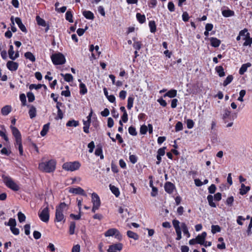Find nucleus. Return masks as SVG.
I'll use <instances>...</instances> for the list:
<instances>
[{"instance_id": "bf43d9fd", "label": "nucleus", "mask_w": 252, "mask_h": 252, "mask_svg": "<svg viewBox=\"0 0 252 252\" xmlns=\"http://www.w3.org/2000/svg\"><path fill=\"white\" fill-rule=\"evenodd\" d=\"M230 114H231L230 111H229L227 109L224 110V113L222 116L223 120L224 121H225L226 119L228 118L229 117L230 118Z\"/></svg>"}, {"instance_id": "c9c22d12", "label": "nucleus", "mask_w": 252, "mask_h": 252, "mask_svg": "<svg viewBox=\"0 0 252 252\" xmlns=\"http://www.w3.org/2000/svg\"><path fill=\"white\" fill-rule=\"evenodd\" d=\"M79 125V121H75L74 120H72L68 121L67 122L66 126H69V127H71V126L76 127V126H78Z\"/></svg>"}, {"instance_id": "a18cd8bd", "label": "nucleus", "mask_w": 252, "mask_h": 252, "mask_svg": "<svg viewBox=\"0 0 252 252\" xmlns=\"http://www.w3.org/2000/svg\"><path fill=\"white\" fill-rule=\"evenodd\" d=\"M65 89H66V90L63 91L61 92V95H64L65 97H69V96H70L71 94H70V92L69 91V87L67 85H66L65 87Z\"/></svg>"}, {"instance_id": "58836bf2", "label": "nucleus", "mask_w": 252, "mask_h": 252, "mask_svg": "<svg viewBox=\"0 0 252 252\" xmlns=\"http://www.w3.org/2000/svg\"><path fill=\"white\" fill-rule=\"evenodd\" d=\"M250 189V188L248 186L246 187L244 184H241V188L240 190V193L241 195H244Z\"/></svg>"}, {"instance_id": "680f3d73", "label": "nucleus", "mask_w": 252, "mask_h": 252, "mask_svg": "<svg viewBox=\"0 0 252 252\" xmlns=\"http://www.w3.org/2000/svg\"><path fill=\"white\" fill-rule=\"evenodd\" d=\"M189 16L188 13L187 11H184L182 14V19L183 21L187 22L189 21Z\"/></svg>"}, {"instance_id": "7c9ffc66", "label": "nucleus", "mask_w": 252, "mask_h": 252, "mask_svg": "<svg viewBox=\"0 0 252 252\" xmlns=\"http://www.w3.org/2000/svg\"><path fill=\"white\" fill-rule=\"evenodd\" d=\"M149 26L151 32L155 33L157 31V26L156 22L154 20L150 21L149 22Z\"/></svg>"}, {"instance_id": "4be33fe9", "label": "nucleus", "mask_w": 252, "mask_h": 252, "mask_svg": "<svg viewBox=\"0 0 252 252\" xmlns=\"http://www.w3.org/2000/svg\"><path fill=\"white\" fill-rule=\"evenodd\" d=\"M250 66H251V63H247L242 64L239 70V73L240 75H243L245 72L247 71L248 68Z\"/></svg>"}, {"instance_id": "338daca9", "label": "nucleus", "mask_w": 252, "mask_h": 252, "mask_svg": "<svg viewBox=\"0 0 252 252\" xmlns=\"http://www.w3.org/2000/svg\"><path fill=\"white\" fill-rule=\"evenodd\" d=\"M194 123L193 120H192L191 119H188L187 121V127L189 129L192 128L194 126Z\"/></svg>"}, {"instance_id": "39448f33", "label": "nucleus", "mask_w": 252, "mask_h": 252, "mask_svg": "<svg viewBox=\"0 0 252 252\" xmlns=\"http://www.w3.org/2000/svg\"><path fill=\"white\" fill-rule=\"evenodd\" d=\"M81 164L78 161L66 162L62 166L63 169L66 171H74L80 168Z\"/></svg>"}, {"instance_id": "1a4fd4ad", "label": "nucleus", "mask_w": 252, "mask_h": 252, "mask_svg": "<svg viewBox=\"0 0 252 252\" xmlns=\"http://www.w3.org/2000/svg\"><path fill=\"white\" fill-rule=\"evenodd\" d=\"M69 192L70 193H72L75 194H79L81 195L84 196H87V195L86 193L85 192V190L82 189L81 187H77V188H70L69 190Z\"/></svg>"}, {"instance_id": "0eeeda50", "label": "nucleus", "mask_w": 252, "mask_h": 252, "mask_svg": "<svg viewBox=\"0 0 252 252\" xmlns=\"http://www.w3.org/2000/svg\"><path fill=\"white\" fill-rule=\"evenodd\" d=\"M38 216L41 221L44 222H48L50 218L48 206L44 208L41 212H38Z\"/></svg>"}, {"instance_id": "a19ab883", "label": "nucleus", "mask_w": 252, "mask_h": 252, "mask_svg": "<svg viewBox=\"0 0 252 252\" xmlns=\"http://www.w3.org/2000/svg\"><path fill=\"white\" fill-rule=\"evenodd\" d=\"M233 79V76L231 75H229L223 82V86L225 87L227 85H228L229 84H230L232 81Z\"/></svg>"}, {"instance_id": "4d7b16f0", "label": "nucleus", "mask_w": 252, "mask_h": 252, "mask_svg": "<svg viewBox=\"0 0 252 252\" xmlns=\"http://www.w3.org/2000/svg\"><path fill=\"white\" fill-rule=\"evenodd\" d=\"M246 94V91L245 90H242L239 93V96L238 98V100L242 102L243 101V97Z\"/></svg>"}, {"instance_id": "a878e982", "label": "nucleus", "mask_w": 252, "mask_h": 252, "mask_svg": "<svg viewBox=\"0 0 252 252\" xmlns=\"http://www.w3.org/2000/svg\"><path fill=\"white\" fill-rule=\"evenodd\" d=\"M181 228L182 229L184 234L188 237L189 238L190 236V234L187 225L185 222L181 223Z\"/></svg>"}, {"instance_id": "09e8293b", "label": "nucleus", "mask_w": 252, "mask_h": 252, "mask_svg": "<svg viewBox=\"0 0 252 252\" xmlns=\"http://www.w3.org/2000/svg\"><path fill=\"white\" fill-rule=\"evenodd\" d=\"M129 159L132 164H135L138 160V157L135 155H131L129 154Z\"/></svg>"}, {"instance_id": "dca6fc26", "label": "nucleus", "mask_w": 252, "mask_h": 252, "mask_svg": "<svg viewBox=\"0 0 252 252\" xmlns=\"http://www.w3.org/2000/svg\"><path fill=\"white\" fill-rule=\"evenodd\" d=\"M246 35V37L242 38V39L245 40L243 45V46L251 47L252 44V37H251L250 33H247Z\"/></svg>"}, {"instance_id": "6e6552de", "label": "nucleus", "mask_w": 252, "mask_h": 252, "mask_svg": "<svg viewBox=\"0 0 252 252\" xmlns=\"http://www.w3.org/2000/svg\"><path fill=\"white\" fill-rule=\"evenodd\" d=\"M123 248V245L121 243H117L109 246L107 249L108 252H120Z\"/></svg>"}, {"instance_id": "69168bd1", "label": "nucleus", "mask_w": 252, "mask_h": 252, "mask_svg": "<svg viewBox=\"0 0 252 252\" xmlns=\"http://www.w3.org/2000/svg\"><path fill=\"white\" fill-rule=\"evenodd\" d=\"M167 7L169 11L170 12H173L175 11V5L172 1H170L168 2Z\"/></svg>"}, {"instance_id": "79ce46f5", "label": "nucleus", "mask_w": 252, "mask_h": 252, "mask_svg": "<svg viewBox=\"0 0 252 252\" xmlns=\"http://www.w3.org/2000/svg\"><path fill=\"white\" fill-rule=\"evenodd\" d=\"M221 231L220 227L218 225H212L211 226V231L213 234L220 232Z\"/></svg>"}, {"instance_id": "393cba45", "label": "nucleus", "mask_w": 252, "mask_h": 252, "mask_svg": "<svg viewBox=\"0 0 252 252\" xmlns=\"http://www.w3.org/2000/svg\"><path fill=\"white\" fill-rule=\"evenodd\" d=\"M65 19L68 21L69 23H73V14L72 12L70 9L67 11L65 15Z\"/></svg>"}, {"instance_id": "473e14b6", "label": "nucleus", "mask_w": 252, "mask_h": 252, "mask_svg": "<svg viewBox=\"0 0 252 252\" xmlns=\"http://www.w3.org/2000/svg\"><path fill=\"white\" fill-rule=\"evenodd\" d=\"M50 124L48 123L44 125L42 127L41 131H40V135L42 136H44L47 133L49 129Z\"/></svg>"}, {"instance_id": "ddd939ff", "label": "nucleus", "mask_w": 252, "mask_h": 252, "mask_svg": "<svg viewBox=\"0 0 252 252\" xmlns=\"http://www.w3.org/2000/svg\"><path fill=\"white\" fill-rule=\"evenodd\" d=\"M92 201L93 204V206L100 207L101 204L100 200L97 193L93 192L92 194Z\"/></svg>"}, {"instance_id": "6e6d98bb", "label": "nucleus", "mask_w": 252, "mask_h": 252, "mask_svg": "<svg viewBox=\"0 0 252 252\" xmlns=\"http://www.w3.org/2000/svg\"><path fill=\"white\" fill-rule=\"evenodd\" d=\"M183 129V124L181 122H178L175 125V131L176 132L182 130Z\"/></svg>"}, {"instance_id": "f03ea898", "label": "nucleus", "mask_w": 252, "mask_h": 252, "mask_svg": "<svg viewBox=\"0 0 252 252\" xmlns=\"http://www.w3.org/2000/svg\"><path fill=\"white\" fill-rule=\"evenodd\" d=\"M56 162L54 159H51L46 162L40 163L38 165V169L46 173H51L55 171L56 169Z\"/></svg>"}, {"instance_id": "ea45409f", "label": "nucleus", "mask_w": 252, "mask_h": 252, "mask_svg": "<svg viewBox=\"0 0 252 252\" xmlns=\"http://www.w3.org/2000/svg\"><path fill=\"white\" fill-rule=\"evenodd\" d=\"M207 199L208 201L209 205L211 207H213V208L216 207V205L215 203H214L213 201V196L212 195H211V194L208 195L207 196Z\"/></svg>"}, {"instance_id": "423d86ee", "label": "nucleus", "mask_w": 252, "mask_h": 252, "mask_svg": "<svg viewBox=\"0 0 252 252\" xmlns=\"http://www.w3.org/2000/svg\"><path fill=\"white\" fill-rule=\"evenodd\" d=\"M105 237L115 236V238L119 240H121L122 236L119 231L116 228H110L107 230L104 233Z\"/></svg>"}, {"instance_id": "6ab92c4d", "label": "nucleus", "mask_w": 252, "mask_h": 252, "mask_svg": "<svg viewBox=\"0 0 252 252\" xmlns=\"http://www.w3.org/2000/svg\"><path fill=\"white\" fill-rule=\"evenodd\" d=\"M15 22L18 25L20 29L24 32L27 33V30L25 25L22 23L21 19L19 17L15 18Z\"/></svg>"}, {"instance_id": "49530a36", "label": "nucleus", "mask_w": 252, "mask_h": 252, "mask_svg": "<svg viewBox=\"0 0 252 252\" xmlns=\"http://www.w3.org/2000/svg\"><path fill=\"white\" fill-rule=\"evenodd\" d=\"M142 46V42L140 41H137L134 42L133 44V47L135 49V50H139Z\"/></svg>"}, {"instance_id": "7ed1b4c3", "label": "nucleus", "mask_w": 252, "mask_h": 252, "mask_svg": "<svg viewBox=\"0 0 252 252\" xmlns=\"http://www.w3.org/2000/svg\"><path fill=\"white\" fill-rule=\"evenodd\" d=\"M2 180L5 186L9 189L14 191H18L20 189L19 186L9 176L2 175Z\"/></svg>"}, {"instance_id": "0e129e2a", "label": "nucleus", "mask_w": 252, "mask_h": 252, "mask_svg": "<svg viewBox=\"0 0 252 252\" xmlns=\"http://www.w3.org/2000/svg\"><path fill=\"white\" fill-rule=\"evenodd\" d=\"M41 87H42V86H41V84H38L37 85L32 84L30 85L29 89L30 90H32V89L38 90V89H40Z\"/></svg>"}, {"instance_id": "f257e3e1", "label": "nucleus", "mask_w": 252, "mask_h": 252, "mask_svg": "<svg viewBox=\"0 0 252 252\" xmlns=\"http://www.w3.org/2000/svg\"><path fill=\"white\" fill-rule=\"evenodd\" d=\"M66 208V204L64 202H61L56 207L55 218L54 220L55 222H65V218L63 214V212Z\"/></svg>"}, {"instance_id": "2eb2a0df", "label": "nucleus", "mask_w": 252, "mask_h": 252, "mask_svg": "<svg viewBox=\"0 0 252 252\" xmlns=\"http://www.w3.org/2000/svg\"><path fill=\"white\" fill-rule=\"evenodd\" d=\"M209 40L210 41L211 45L215 48L218 47L221 43V41L216 37H210Z\"/></svg>"}, {"instance_id": "5701e85b", "label": "nucleus", "mask_w": 252, "mask_h": 252, "mask_svg": "<svg viewBox=\"0 0 252 252\" xmlns=\"http://www.w3.org/2000/svg\"><path fill=\"white\" fill-rule=\"evenodd\" d=\"M109 188L111 192L115 195L116 197L120 196V192L118 188L111 184L109 185Z\"/></svg>"}, {"instance_id": "cd10ccee", "label": "nucleus", "mask_w": 252, "mask_h": 252, "mask_svg": "<svg viewBox=\"0 0 252 252\" xmlns=\"http://www.w3.org/2000/svg\"><path fill=\"white\" fill-rule=\"evenodd\" d=\"M137 20L140 24H143L146 21V17L144 14H141L140 13H137L136 15Z\"/></svg>"}, {"instance_id": "864d4df0", "label": "nucleus", "mask_w": 252, "mask_h": 252, "mask_svg": "<svg viewBox=\"0 0 252 252\" xmlns=\"http://www.w3.org/2000/svg\"><path fill=\"white\" fill-rule=\"evenodd\" d=\"M17 215H18L19 221L20 222H22L25 221L26 216L23 213H22L21 212H19L18 213Z\"/></svg>"}, {"instance_id": "2f4dec72", "label": "nucleus", "mask_w": 252, "mask_h": 252, "mask_svg": "<svg viewBox=\"0 0 252 252\" xmlns=\"http://www.w3.org/2000/svg\"><path fill=\"white\" fill-rule=\"evenodd\" d=\"M127 236L130 238H132L135 240H137L139 239V235L132 231L128 230L126 232Z\"/></svg>"}, {"instance_id": "c03bdc74", "label": "nucleus", "mask_w": 252, "mask_h": 252, "mask_svg": "<svg viewBox=\"0 0 252 252\" xmlns=\"http://www.w3.org/2000/svg\"><path fill=\"white\" fill-rule=\"evenodd\" d=\"M5 224L10 226V228L15 227L16 225V221L15 219L10 218L8 223L6 224L5 222Z\"/></svg>"}, {"instance_id": "a211bd4d", "label": "nucleus", "mask_w": 252, "mask_h": 252, "mask_svg": "<svg viewBox=\"0 0 252 252\" xmlns=\"http://www.w3.org/2000/svg\"><path fill=\"white\" fill-rule=\"evenodd\" d=\"M28 107L30 108L29 114L31 119L35 118L36 116V109L33 105H29Z\"/></svg>"}, {"instance_id": "c85d7f7f", "label": "nucleus", "mask_w": 252, "mask_h": 252, "mask_svg": "<svg viewBox=\"0 0 252 252\" xmlns=\"http://www.w3.org/2000/svg\"><path fill=\"white\" fill-rule=\"evenodd\" d=\"M234 12L230 9L224 10L222 11V15L224 17H229L234 16Z\"/></svg>"}, {"instance_id": "4c0bfd02", "label": "nucleus", "mask_w": 252, "mask_h": 252, "mask_svg": "<svg viewBox=\"0 0 252 252\" xmlns=\"http://www.w3.org/2000/svg\"><path fill=\"white\" fill-rule=\"evenodd\" d=\"M36 21L37 22V24L39 26L42 27H46L47 26L45 21L43 19L40 18L39 16H36Z\"/></svg>"}, {"instance_id": "37998d69", "label": "nucleus", "mask_w": 252, "mask_h": 252, "mask_svg": "<svg viewBox=\"0 0 252 252\" xmlns=\"http://www.w3.org/2000/svg\"><path fill=\"white\" fill-rule=\"evenodd\" d=\"M75 226L76 224L74 221H71L70 222L69 229V233L70 235H73L74 234Z\"/></svg>"}, {"instance_id": "603ef678", "label": "nucleus", "mask_w": 252, "mask_h": 252, "mask_svg": "<svg viewBox=\"0 0 252 252\" xmlns=\"http://www.w3.org/2000/svg\"><path fill=\"white\" fill-rule=\"evenodd\" d=\"M128 132L130 135L132 136H136L137 134L136 128L132 126L129 127Z\"/></svg>"}, {"instance_id": "c756f323", "label": "nucleus", "mask_w": 252, "mask_h": 252, "mask_svg": "<svg viewBox=\"0 0 252 252\" xmlns=\"http://www.w3.org/2000/svg\"><path fill=\"white\" fill-rule=\"evenodd\" d=\"M215 70L220 77H222L225 75L224 69L222 66H217L215 68Z\"/></svg>"}, {"instance_id": "052dcab7", "label": "nucleus", "mask_w": 252, "mask_h": 252, "mask_svg": "<svg viewBox=\"0 0 252 252\" xmlns=\"http://www.w3.org/2000/svg\"><path fill=\"white\" fill-rule=\"evenodd\" d=\"M88 27L86 26L85 29H78L77 30V33L78 35L80 36L83 35L85 31L88 29Z\"/></svg>"}, {"instance_id": "aec40b11", "label": "nucleus", "mask_w": 252, "mask_h": 252, "mask_svg": "<svg viewBox=\"0 0 252 252\" xmlns=\"http://www.w3.org/2000/svg\"><path fill=\"white\" fill-rule=\"evenodd\" d=\"M83 15L88 20H93L94 19V13L89 10H84L82 12Z\"/></svg>"}, {"instance_id": "9d476101", "label": "nucleus", "mask_w": 252, "mask_h": 252, "mask_svg": "<svg viewBox=\"0 0 252 252\" xmlns=\"http://www.w3.org/2000/svg\"><path fill=\"white\" fill-rule=\"evenodd\" d=\"M10 128L11 129L12 134L15 138V141L22 140L21 134L18 129L12 126H10Z\"/></svg>"}, {"instance_id": "bb28decb", "label": "nucleus", "mask_w": 252, "mask_h": 252, "mask_svg": "<svg viewBox=\"0 0 252 252\" xmlns=\"http://www.w3.org/2000/svg\"><path fill=\"white\" fill-rule=\"evenodd\" d=\"M134 100V97L133 95L128 96L127 99V108L128 110H130L133 107V102Z\"/></svg>"}, {"instance_id": "774afa93", "label": "nucleus", "mask_w": 252, "mask_h": 252, "mask_svg": "<svg viewBox=\"0 0 252 252\" xmlns=\"http://www.w3.org/2000/svg\"><path fill=\"white\" fill-rule=\"evenodd\" d=\"M148 131V128L146 125H142L140 128V132L141 134H145Z\"/></svg>"}, {"instance_id": "f8f14e48", "label": "nucleus", "mask_w": 252, "mask_h": 252, "mask_svg": "<svg viewBox=\"0 0 252 252\" xmlns=\"http://www.w3.org/2000/svg\"><path fill=\"white\" fill-rule=\"evenodd\" d=\"M6 66L9 70L11 71H15L18 69L19 64L18 63L12 61H9L6 63Z\"/></svg>"}, {"instance_id": "4468645a", "label": "nucleus", "mask_w": 252, "mask_h": 252, "mask_svg": "<svg viewBox=\"0 0 252 252\" xmlns=\"http://www.w3.org/2000/svg\"><path fill=\"white\" fill-rule=\"evenodd\" d=\"M206 236L207 233L205 231L203 232L201 234H198L195 238L197 244L201 245L204 244Z\"/></svg>"}, {"instance_id": "e433bc0d", "label": "nucleus", "mask_w": 252, "mask_h": 252, "mask_svg": "<svg viewBox=\"0 0 252 252\" xmlns=\"http://www.w3.org/2000/svg\"><path fill=\"white\" fill-rule=\"evenodd\" d=\"M61 75L63 77L64 79L66 82H70L73 81V77L71 74L66 73L65 74H63V73H61Z\"/></svg>"}, {"instance_id": "f3484780", "label": "nucleus", "mask_w": 252, "mask_h": 252, "mask_svg": "<svg viewBox=\"0 0 252 252\" xmlns=\"http://www.w3.org/2000/svg\"><path fill=\"white\" fill-rule=\"evenodd\" d=\"M78 81L80 82L79 84V93L81 95H84L87 93L88 90L86 86V85L81 82V79H78Z\"/></svg>"}, {"instance_id": "de8ad7c7", "label": "nucleus", "mask_w": 252, "mask_h": 252, "mask_svg": "<svg viewBox=\"0 0 252 252\" xmlns=\"http://www.w3.org/2000/svg\"><path fill=\"white\" fill-rule=\"evenodd\" d=\"M172 224L175 231L181 229L180 226V222L178 220L176 219L173 220H172Z\"/></svg>"}, {"instance_id": "13d9d810", "label": "nucleus", "mask_w": 252, "mask_h": 252, "mask_svg": "<svg viewBox=\"0 0 252 252\" xmlns=\"http://www.w3.org/2000/svg\"><path fill=\"white\" fill-rule=\"evenodd\" d=\"M157 4V0H149L148 5L150 8H155Z\"/></svg>"}, {"instance_id": "9b49d317", "label": "nucleus", "mask_w": 252, "mask_h": 252, "mask_svg": "<svg viewBox=\"0 0 252 252\" xmlns=\"http://www.w3.org/2000/svg\"><path fill=\"white\" fill-rule=\"evenodd\" d=\"M165 191L171 194L173 192L174 190L175 189V185L170 182H167L164 184Z\"/></svg>"}, {"instance_id": "72a5a7b5", "label": "nucleus", "mask_w": 252, "mask_h": 252, "mask_svg": "<svg viewBox=\"0 0 252 252\" xmlns=\"http://www.w3.org/2000/svg\"><path fill=\"white\" fill-rule=\"evenodd\" d=\"M15 146H18L20 155L23 156V146H22V140H19L17 141H15Z\"/></svg>"}, {"instance_id": "412c9836", "label": "nucleus", "mask_w": 252, "mask_h": 252, "mask_svg": "<svg viewBox=\"0 0 252 252\" xmlns=\"http://www.w3.org/2000/svg\"><path fill=\"white\" fill-rule=\"evenodd\" d=\"M177 94V91L176 90L171 89L163 95V97H165L166 96H168L170 98H174L175 96H176Z\"/></svg>"}, {"instance_id": "3c124183", "label": "nucleus", "mask_w": 252, "mask_h": 252, "mask_svg": "<svg viewBox=\"0 0 252 252\" xmlns=\"http://www.w3.org/2000/svg\"><path fill=\"white\" fill-rule=\"evenodd\" d=\"M27 97H28V101L30 102H33L34 100V99H35L34 95L31 92H28L27 94Z\"/></svg>"}, {"instance_id": "8fccbe9b", "label": "nucleus", "mask_w": 252, "mask_h": 252, "mask_svg": "<svg viewBox=\"0 0 252 252\" xmlns=\"http://www.w3.org/2000/svg\"><path fill=\"white\" fill-rule=\"evenodd\" d=\"M20 99L21 101L22 105L24 106L27 105L26 96L24 94H21L19 96Z\"/></svg>"}, {"instance_id": "e2e57ef3", "label": "nucleus", "mask_w": 252, "mask_h": 252, "mask_svg": "<svg viewBox=\"0 0 252 252\" xmlns=\"http://www.w3.org/2000/svg\"><path fill=\"white\" fill-rule=\"evenodd\" d=\"M95 145L94 141H91L88 145V147L89 149V152L90 153H93L94 149V148Z\"/></svg>"}, {"instance_id": "5fc2aeb1", "label": "nucleus", "mask_w": 252, "mask_h": 252, "mask_svg": "<svg viewBox=\"0 0 252 252\" xmlns=\"http://www.w3.org/2000/svg\"><path fill=\"white\" fill-rule=\"evenodd\" d=\"M233 201H234L233 197L230 196L227 198L225 203L228 206L231 207L233 205Z\"/></svg>"}, {"instance_id": "b1692460", "label": "nucleus", "mask_w": 252, "mask_h": 252, "mask_svg": "<svg viewBox=\"0 0 252 252\" xmlns=\"http://www.w3.org/2000/svg\"><path fill=\"white\" fill-rule=\"evenodd\" d=\"M11 111V107L10 105H5L1 109V113L3 116L7 115Z\"/></svg>"}, {"instance_id": "20e7f679", "label": "nucleus", "mask_w": 252, "mask_h": 252, "mask_svg": "<svg viewBox=\"0 0 252 252\" xmlns=\"http://www.w3.org/2000/svg\"><path fill=\"white\" fill-rule=\"evenodd\" d=\"M51 59L55 65H62L66 62L64 56L60 52L52 54Z\"/></svg>"}, {"instance_id": "f704fd0d", "label": "nucleus", "mask_w": 252, "mask_h": 252, "mask_svg": "<svg viewBox=\"0 0 252 252\" xmlns=\"http://www.w3.org/2000/svg\"><path fill=\"white\" fill-rule=\"evenodd\" d=\"M25 57L27 59H29L32 62L35 61V58L33 54L31 52H27L25 53Z\"/></svg>"}]
</instances>
